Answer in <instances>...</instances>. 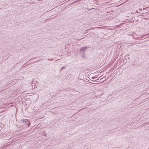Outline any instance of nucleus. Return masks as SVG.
<instances>
[{"mask_svg":"<svg viewBox=\"0 0 149 149\" xmlns=\"http://www.w3.org/2000/svg\"><path fill=\"white\" fill-rule=\"evenodd\" d=\"M87 49V47H84L82 48L81 49L83 50V49Z\"/></svg>","mask_w":149,"mask_h":149,"instance_id":"nucleus-1","label":"nucleus"}]
</instances>
